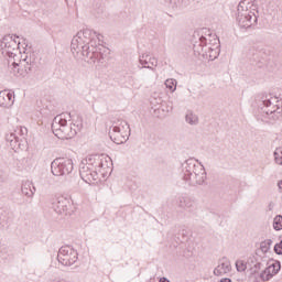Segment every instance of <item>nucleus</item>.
Listing matches in <instances>:
<instances>
[{
  "label": "nucleus",
  "mask_w": 282,
  "mask_h": 282,
  "mask_svg": "<svg viewBox=\"0 0 282 282\" xmlns=\"http://www.w3.org/2000/svg\"><path fill=\"white\" fill-rule=\"evenodd\" d=\"M274 276V273H272V267L265 268L261 273H260V279L261 281L268 282Z\"/></svg>",
  "instance_id": "nucleus-22"
},
{
  "label": "nucleus",
  "mask_w": 282,
  "mask_h": 282,
  "mask_svg": "<svg viewBox=\"0 0 282 282\" xmlns=\"http://www.w3.org/2000/svg\"><path fill=\"white\" fill-rule=\"evenodd\" d=\"M181 177L188 186H202L206 183V169L196 159H187L182 163Z\"/></svg>",
  "instance_id": "nucleus-3"
},
{
  "label": "nucleus",
  "mask_w": 282,
  "mask_h": 282,
  "mask_svg": "<svg viewBox=\"0 0 282 282\" xmlns=\"http://www.w3.org/2000/svg\"><path fill=\"white\" fill-rule=\"evenodd\" d=\"M281 153V154H280ZM282 149L281 148H278L275 151H274V158H275V162L276 164H282Z\"/></svg>",
  "instance_id": "nucleus-30"
},
{
  "label": "nucleus",
  "mask_w": 282,
  "mask_h": 282,
  "mask_svg": "<svg viewBox=\"0 0 282 282\" xmlns=\"http://www.w3.org/2000/svg\"><path fill=\"white\" fill-rule=\"evenodd\" d=\"M22 194L25 195V197H34V193H36V187H34V184L30 181H25L22 183Z\"/></svg>",
  "instance_id": "nucleus-20"
},
{
  "label": "nucleus",
  "mask_w": 282,
  "mask_h": 282,
  "mask_svg": "<svg viewBox=\"0 0 282 282\" xmlns=\"http://www.w3.org/2000/svg\"><path fill=\"white\" fill-rule=\"evenodd\" d=\"M14 105V93L9 90L0 91V107L4 109H10Z\"/></svg>",
  "instance_id": "nucleus-17"
},
{
  "label": "nucleus",
  "mask_w": 282,
  "mask_h": 282,
  "mask_svg": "<svg viewBox=\"0 0 282 282\" xmlns=\"http://www.w3.org/2000/svg\"><path fill=\"white\" fill-rule=\"evenodd\" d=\"M185 120L188 124L195 126L199 123V118L197 115L189 112L185 116Z\"/></svg>",
  "instance_id": "nucleus-23"
},
{
  "label": "nucleus",
  "mask_w": 282,
  "mask_h": 282,
  "mask_svg": "<svg viewBox=\"0 0 282 282\" xmlns=\"http://www.w3.org/2000/svg\"><path fill=\"white\" fill-rule=\"evenodd\" d=\"M270 268L273 276L279 274V272H281V261H275L273 264L270 265Z\"/></svg>",
  "instance_id": "nucleus-28"
},
{
  "label": "nucleus",
  "mask_w": 282,
  "mask_h": 282,
  "mask_svg": "<svg viewBox=\"0 0 282 282\" xmlns=\"http://www.w3.org/2000/svg\"><path fill=\"white\" fill-rule=\"evenodd\" d=\"M84 161L97 173L99 169H105V166H107V158L99 154L89 155L88 158L84 159Z\"/></svg>",
  "instance_id": "nucleus-14"
},
{
  "label": "nucleus",
  "mask_w": 282,
  "mask_h": 282,
  "mask_svg": "<svg viewBox=\"0 0 282 282\" xmlns=\"http://www.w3.org/2000/svg\"><path fill=\"white\" fill-rule=\"evenodd\" d=\"M252 0H241L237 8L236 21L241 30H253L259 23V15L254 12Z\"/></svg>",
  "instance_id": "nucleus-4"
},
{
  "label": "nucleus",
  "mask_w": 282,
  "mask_h": 282,
  "mask_svg": "<svg viewBox=\"0 0 282 282\" xmlns=\"http://www.w3.org/2000/svg\"><path fill=\"white\" fill-rule=\"evenodd\" d=\"M165 87L172 93L175 91V89H177V80L174 78L166 79Z\"/></svg>",
  "instance_id": "nucleus-24"
},
{
  "label": "nucleus",
  "mask_w": 282,
  "mask_h": 282,
  "mask_svg": "<svg viewBox=\"0 0 282 282\" xmlns=\"http://www.w3.org/2000/svg\"><path fill=\"white\" fill-rule=\"evenodd\" d=\"M14 132L17 133V135H18L19 138H23V139L25 140V137L28 135V128H25V127H20V128H18Z\"/></svg>",
  "instance_id": "nucleus-29"
},
{
  "label": "nucleus",
  "mask_w": 282,
  "mask_h": 282,
  "mask_svg": "<svg viewBox=\"0 0 282 282\" xmlns=\"http://www.w3.org/2000/svg\"><path fill=\"white\" fill-rule=\"evenodd\" d=\"M51 129L59 140H72L83 129V120H77L75 123L68 126L67 119L63 115H58L53 119Z\"/></svg>",
  "instance_id": "nucleus-5"
},
{
  "label": "nucleus",
  "mask_w": 282,
  "mask_h": 282,
  "mask_svg": "<svg viewBox=\"0 0 282 282\" xmlns=\"http://www.w3.org/2000/svg\"><path fill=\"white\" fill-rule=\"evenodd\" d=\"M259 56H261V52H258V53L253 54L251 61H252V63H254L258 67H263L264 62H263V59H259Z\"/></svg>",
  "instance_id": "nucleus-26"
},
{
  "label": "nucleus",
  "mask_w": 282,
  "mask_h": 282,
  "mask_svg": "<svg viewBox=\"0 0 282 282\" xmlns=\"http://www.w3.org/2000/svg\"><path fill=\"white\" fill-rule=\"evenodd\" d=\"M164 6L172 12H180V10H184V8H186L184 0H164Z\"/></svg>",
  "instance_id": "nucleus-19"
},
{
  "label": "nucleus",
  "mask_w": 282,
  "mask_h": 282,
  "mask_svg": "<svg viewBox=\"0 0 282 282\" xmlns=\"http://www.w3.org/2000/svg\"><path fill=\"white\" fill-rule=\"evenodd\" d=\"M278 188H279V191L282 193V181H279V183H278Z\"/></svg>",
  "instance_id": "nucleus-38"
},
{
  "label": "nucleus",
  "mask_w": 282,
  "mask_h": 282,
  "mask_svg": "<svg viewBox=\"0 0 282 282\" xmlns=\"http://www.w3.org/2000/svg\"><path fill=\"white\" fill-rule=\"evenodd\" d=\"M79 175L86 184H94L98 180V172L89 163L85 162V160L79 164Z\"/></svg>",
  "instance_id": "nucleus-11"
},
{
  "label": "nucleus",
  "mask_w": 282,
  "mask_h": 282,
  "mask_svg": "<svg viewBox=\"0 0 282 282\" xmlns=\"http://www.w3.org/2000/svg\"><path fill=\"white\" fill-rule=\"evenodd\" d=\"M250 270L251 274H257L261 270V262H257Z\"/></svg>",
  "instance_id": "nucleus-31"
},
{
  "label": "nucleus",
  "mask_w": 282,
  "mask_h": 282,
  "mask_svg": "<svg viewBox=\"0 0 282 282\" xmlns=\"http://www.w3.org/2000/svg\"><path fill=\"white\" fill-rule=\"evenodd\" d=\"M204 43H206V36L202 35L198 41H196L193 45L195 56H202L206 58V61H215L218 58L220 50L215 46L213 47H204Z\"/></svg>",
  "instance_id": "nucleus-8"
},
{
  "label": "nucleus",
  "mask_w": 282,
  "mask_h": 282,
  "mask_svg": "<svg viewBox=\"0 0 282 282\" xmlns=\"http://www.w3.org/2000/svg\"><path fill=\"white\" fill-rule=\"evenodd\" d=\"M230 261L228 258H223L220 263L214 269L215 276H221L223 274H228L230 272Z\"/></svg>",
  "instance_id": "nucleus-18"
},
{
  "label": "nucleus",
  "mask_w": 282,
  "mask_h": 282,
  "mask_svg": "<svg viewBox=\"0 0 282 282\" xmlns=\"http://www.w3.org/2000/svg\"><path fill=\"white\" fill-rule=\"evenodd\" d=\"M220 282H232V280H230V278H224L220 280Z\"/></svg>",
  "instance_id": "nucleus-37"
},
{
  "label": "nucleus",
  "mask_w": 282,
  "mask_h": 282,
  "mask_svg": "<svg viewBox=\"0 0 282 282\" xmlns=\"http://www.w3.org/2000/svg\"><path fill=\"white\" fill-rule=\"evenodd\" d=\"M186 235V230H183V236Z\"/></svg>",
  "instance_id": "nucleus-39"
},
{
  "label": "nucleus",
  "mask_w": 282,
  "mask_h": 282,
  "mask_svg": "<svg viewBox=\"0 0 282 282\" xmlns=\"http://www.w3.org/2000/svg\"><path fill=\"white\" fill-rule=\"evenodd\" d=\"M139 63L142 65L141 69H151V72L155 73V68L158 67V58L149 56V54H142L139 56Z\"/></svg>",
  "instance_id": "nucleus-16"
},
{
  "label": "nucleus",
  "mask_w": 282,
  "mask_h": 282,
  "mask_svg": "<svg viewBox=\"0 0 282 282\" xmlns=\"http://www.w3.org/2000/svg\"><path fill=\"white\" fill-rule=\"evenodd\" d=\"M203 47H206V50H208V47H212L215 50H219V37H217V35H213L209 34L208 39L205 37V43H203Z\"/></svg>",
  "instance_id": "nucleus-21"
},
{
  "label": "nucleus",
  "mask_w": 282,
  "mask_h": 282,
  "mask_svg": "<svg viewBox=\"0 0 282 282\" xmlns=\"http://www.w3.org/2000/svg\"><path fill=\"white\" fill-rule=\"evenodd\" d=\"M57 261L62 265L69 268L78 261V251L70 246H63L59 248L57 253Z\"/></svg>",
  "instance_id": "nucleus-10"
},
{
  "label": "nucleus",
  "mask_w": 282,
  "mask_h": 282,
  "mask_svg": "<svg viewBox=\"0 0 282 282\" xmlns=\"http://www.w3.org/2000/svg\"><path fill=\"white\" fill-rule=\"evenodd\" d=\"M6 140L9 143V147H11V149L15 151V153L19 151H25L28 147V140L24 138H19V134H17V132H11L7 134Z\"/></svg>",
  "instance_id": "nucleus-12"
},
{
  "label": "nucleus",
  "mask_w": 282,
  "mask_h": 282,
  "mask_svg": "<svg viewBox=\"0 0 282 282\" xmlns=\"http://www.w3.org/2000/svg\"><path fill=\"white\" fill-rule=\"evenodd\" d=\"M247 269H248V264L246 263V261L243 260L236 261V270L238 272H246Z\"/></svg>",
  "instance_id": "nucleus-25"
},
{
  "label": "nucleus",
  "mask_w": 282,
  "mask_h": 282,
  "mask_svg": "<svg viewBox=\"0 0 282 282\" xmlns=\"http://www.w3.org/2000/svg\"><path fill=\"white\" fill-rule=\"evenodd\" d=\"M17 39H19V35H4L0 42V50L2 55L10 58L9 69L11 74H13V76H23V74H30V72H32L34 61H32V57H28V55L19 59V62L17 61V58H19L18 54H21V52H19V45H21V42H17Z\"/></svg>",
  "instance_id": "nucleus-2"
},
{
  "label": "nucleus",
  "mask_w": 282,
  "mask_h": 282,
  "mask_svg": "<svg viewBox=\"0 0 282 282\" xmlns=\"http://www.w3.org/2000/svg\"><path fill=\"white\" fill-rule=\"evenodd\" d=\"M178 208H183L184 210H188V213H193L197 208V203L195 199L186 194H182L177 198Z\"/></svg>",
  "instance_id": "nucleus-15"
},
{
  "label": "nucleus",
  "mask_w": 282,
  "mask_h": 282,
  "mask_svg": "<svg viewBox=\"0 0 282 282\" xmlns=\"http://www.w3.org/2000/svg\"><path fill=\"white\" fill-rule=\"evenodd\" d=\"M268 208L269 210H274V203H269Z\"/></svg>",
  "instance_id": "nucleus-35"
},
{
  "label": "nucleus",
  "mask_w": 282,
  "mask_h": 282,
  "mask_svg": "<svg viewBox=\"0 0 282 282\" xmlns=\"http://www.w3.org/2000/svg\"><path fill=\"white\" fill-rule=\"evenodd\" d=\"M257 101L260 102L259 108L264 116H271L272 120H279L281 118L282 107L274 105V102H279L276 97H272V95L263 93L257 96Z\"/></svg>",
  "instance_id": "nucleus-6"
},
{
  "label": "nucleus",
  "mask_w": 282,
  "mask_h": 282,
  "mask_svg": "<svg viewBox=\"0 0 282 282\" xmlns=\"http://www.w3.org/2000/svg\"><path fill=\"white\" fill-rule=\"evenodd\" d=\"M264 242L267 243V246L270 248V246H272V239H268V240H264Z\"/></svg>",
  "instance_id": "nucleus-36"
},
{
  "label": "nucleus",
  "mask_w": 282,
  "mask_h": 282,
  "mask_svg": "<svg viewBox=\"0 0 282 282\" xmlns=\"http://www.w3.org/2000/svg\"><path fill=\"white\" fill-rule=\"evenodd\" d=\"M52 208L57 215H69L72 202L65 196H59L52 203Z\"/></svg>",
  "instance_id": "nucleus-13"
},
{
  "label": "nucleus",
  "mask_w": 282,
  "mask_h": 282,
  "mask_svg": "<svg viewBox=\"0 0 282 282\" xmlns=\"http://www.w3.org/2000/svg\"><path fill=\"white\" fill-rule=\"evenodd\" d=\"M260 250L265 253V252L270 251V247H269V245L265 241H262L260 243Z\"/></svg>",
  "instance_id": "nucleus-32"
},
{
  "label": "nucleus",
  "mask_w": 282,
  "mask_h": 282,
  "mask_svg": "<svg viewBox=\"0 0 282 282\" xmlns=\"http://www.w3.org/2000/svg\"><path fill=\"white\" fill-rule=\"evenodd\" d=\"M131 135V128L129 122L122 119H115L109 130V138L115 144H124Z\"/></svg>",
  "instance_id": "nucleus-7"
},
{
  "label": "nucleus",
  "mask_w": 282,
  "mask_h": 282,
  "mask_svg": "<svg viewBox=\"0 0 282 282\" xmlns=\"http://www.w3.org/2000/svg\"><path fill=\"white\" fill-rule=\"evenodd\" d=\"M70 50L73 54H79L84 56L86 63H102V45L98 44V33L89 29L82 30L73 37L70 43Z\"/></svg>",
  "instance_id": "nucleus-1"
},
{
  "label": "nucleus",
  "mask_w": 282,
  "mask_h": 282,
  "mask_svg": "<svg viewBox=\"0 0 282 282\" xmlns=\"http://www.w3.org/2000/svg\"><path fill=\"white\" fill-rule=\"evenodd\" d=\"M6 182H8V175L0 170V184H6Z\"/></svg>",
  "instance_id": "nucleus-33"
},
{
  "label": "nucleus",
  "mask_w": 282,
  "mask_h": 282,
  "mask_svg": "<svg viewBox=\"0 0 282 282\" xmlns=\"http://www.w3.org/2000/svg\"><path fill=\"white\" fill-rule=\"evenodd\" d=\"M74 171V161L72 159L58 158L51 163V172L55 177L69 175Z\"/></svg>",
  "instance_id": "nucleus-9"
},
{
  "label": "nucleus",
  "mask_w": 282,
  "mask_h": 282,
  "mask_svg": "<svg viewBox=\"0 0 282 282\" xmlns=\"http://www.w3.org/2000/svg\"><path fill=\"white\" fill-rule=\"evenodd\" d=\"M273 228L274 230H282V216L278 215L273 219Z\"/></svg>",
  "instance_id": "nucleus-27"
},
{
  "label": "nucleus",
  "mask_w": 282,
  "mask_h": 282,
  "mask_svg": "<svg viewBox=\"0 0 282 282\" xmlns=\"http://www.w3.org/2000/svg\"><path fill=\"white\" fill-rule=\"evenodd\" d=\"M151 105H162V98L152 97Z\"/></svg>",
  "instance_id": "nucleus-34"
}]
</instances>
